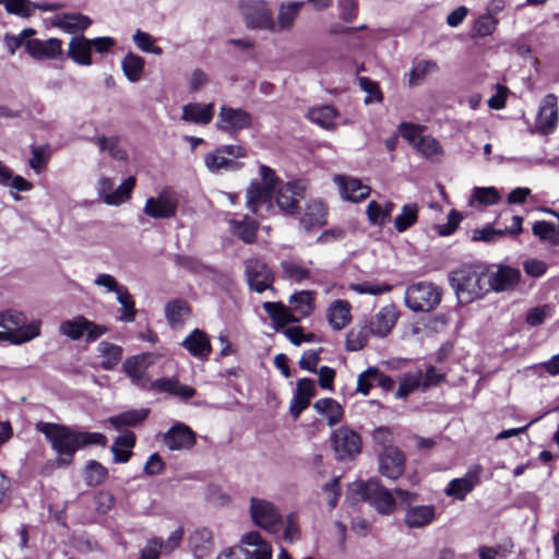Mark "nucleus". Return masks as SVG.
I'll return each mask as SVG.
<instances>
[{"mask_svg": "<svg viewBox=\"0 0 559 559\" xmlns=\"http://www.w3.org/2000/svg\"><path fill=\"white\" fill-rule=\"evenodd\" d=\"M36 430L45 436L51 449L58 454L59 466H68L72 463L78 451L76 431L63 425L45 421L37 423Z\"/></svg>", "mask_w": 559, "mask_h": 559, "instance_id": "nucleus-1", "label": "nucleus"}, {"mask_svg": "<svg viewBox=\"0 0 559 559\" xmlns=\"http://www.w3.org/2000/svg\"><path fill=\"white\" fill-rule=\"evenodd\" d=\"M348 491L350 496L368 501L381 514H390L395 509L394 497L377 479L353 483Z\"/></svg>", "mask_w": 559, "mask_h": 559, "instance_id": "nucleus-4", "label": "nucleus"}, {"mask_svg": "<svg viewBox=\"0 0 559 559\" xmlns=\"http://www.w3.org/2000/svg\"><path fill=\"white\" fill-rule=\"evenodd\" d=\"M481 473L483 467L479 464L469 466L463 477L454 478L449 483L444 489L445 496L461 501L464 500L466 496L480 483Z\"/></svg>", "mask_w": 559, "mask_h": 559, "instance_id": "nucleus-16", "label": "nucleus"}, {"mask_svg": "<svg viewBox=\"0 0 559 559\" xmlns=\"http://www.w3.org/2000/svg\"><path fill=\"white\" fill-rule=\"evenodd\" d=\"M292 309L301 317H307L313 311V297L312 293L301 290L293 294L289 298Z\"/></svg>", "mask_w": 559, "mask_h": 559, "instance_id": "nucleus-50", "label": "nucleus"}, {"mask_svg": "<svg viewBox=\"0 0 559 559\" xmlns=\"http://www.w3.org/2000/svg\"><path fill=\"white\" fill-rule=\"evenodd\" d=\"M520 280L521 272L519 269L501 265L488 275L487 284L489 289L503 292L512 289Z\"/></svg>", "mask_w": 559, "mask_h": 559, "instance_id": "nucleus-26", "label": "nucleus"}, {"mask_svg": "<svg viewBox=\"0 0 559 559\" xmlns=\"http://www.w3.org/2000/svg\"><path fill=\"white\" fill-rule=\"evenodd\" d=\"M68 57L79 66L88 67L93 63L91 39L75 35L68 45Z\"/></svg>", "mask_w": 559, "mask_h": 559, "instance_id": "nucleus-29", "label": "nucleus"}, {"mask_svg": "<svg viewBox=\"0 0 559 559\" xmlns=\"http://www.w3.org/2000/svg\"><path fill=\"white\" fill-rule=\"evenodd\" d=\"M308 189L307 181L295 179L282 185L275 192L277 207L286 214H296L299 210V201L305 198Z\"/></svg>", "mask_w": 559, "mask_h": 559, "instance_id": "nucleus-9", "label": "nucleus"}, {"mask_svg": "<svg viewBox=\"0 0 559 559\" xmlns=\"http://www.w3.org/2000/svg\"><path fill=\"white\" fill-rule=\"evenodd\" d=\"M423 373L420 370L415 372L406 373L400 380L399 388L395 392L397 399H405L417 388L421 386Z\"/></svg>", "mask_w": 559, "mask_h": 559, "instance_id": "nucleus-52", "label": "nucleus"}, {"mask_svg": "<svg viewBox=\"0 0 559 559\" xmlns=\"http://www.w3.org/2000/svg\"><path fill=\"white\" fill-rule=\"evenodd\" d=\"M147 409H132L116 416H111L108 421L115 429L119 430L122 427L135 426L140 424L147 417Z\"/></svg>", "mask_w": 559, "mask_h": 559, "instance_id": "nucleus-45", "label": "nucleus"}, {"mask_svg": "<svg viewBox=\"0 0 559 559\" xmlns=\"http://www.w3.org/2000/svg\"><path fill=\"white\" fill-rule=\"evenodd\" d=\"M162 552H164V540L160 537H152L142 548L140 559H158Z\"/></svg>", "mask_w": 559, "mask_h": 559, "instance_id": "nucleus-62", "label": "nucleus"}, {"mask_svg": "<svg viewBox=\"0 0 559 559\" xmlns=\"http://www.w3.org/2000/svg\"><path fill=\"white\" fill-rule=\"evenodd\" d=\"M438 71L439 66L435 60L416 58L412 62L407 84L409 87L420 85L426 79Z\"/></svg>", "mask_w": 559, "mask_h": 559, "instance_id": "nucleus-31", "label": "nucleus"}, {"mask_svg": "<svg viewBox=\"0 0 559 559\" xmlns=\"http://www.w3.org/2000/svg\"><path fill=\"white\" fill-rule=\"evenodd\" d=\"M240 543L243 550V559H272V547L257 531H251L241 536Z\"/></svg>", "mask_w": 559, "mask_h": 559, "instance_id": "nucleus-21", "label": "nucleus"}, {"mask_svg": "<svg viewBox=\"0 0 559 559\" xmlns=\"http://www.w3.org/2000/svg\"><path fill=\"white\" fill-rule=\"evenodd\" d=\"M404 454L396 448H385L379 457L380 473L390 478L396 479L404 472Z\"/></svg>", "mask_w": 559, "mask_h": 559, "instance_id": "nucleus-25", "label": "nucleus"}, {"mask_svg": "<svg viewBox=\"0 0 559 559\" xmlns=\"http://www.w3.org/2000/svg\"><path fill=\"white\" fill-rule=\"evenodd\" d=\"M134 45L143 52L153 53L156 56L163 55V49L155 45L156 39L148 33L136 29L132 35Z\"/></svg>", "mask_w": 559, "mask_h": 559, "instance_id": "nucleus-53", "label": "nucleus"}, {"mask_svg": "<svg viewBox=\"0 0 559 559\" xmlns=\"http://www.w3.org/2000/svg\"><path fill=\"white\" fill-rule=\"evenodd\" d=\"M331 443L335 456L340 461L350 460L361 450V439L348 427H340L331 435Z\"/></svg>", "mask_w": 559, "mask_h": 559, "instance_id": "nucleus-13", "label": "nucleus"}, {"mask_svg": "<svg viewBox=\"0 0 559 559\" xmlns=\"http://www.w3.org/2000/svg\"><path fill=\"white\" fill-rule=\"evenodd\" d=\"M314 382L311 379L304 378L297 382L296 392L290 401L289 412L296 419L300 413L306 409L312 396H314Z\"/></svg>", "mask_w": 559, "mask_h": 559, "instance_id": "nucleus-28", "label": "nucleus"}, {"mask_svg": "<svg viewBox=\"0 0 559 559\" xmlns=\"http://www.w3.org/2000/svg\"><path fill=\"white\" fill-rule=\"evenodd\" d=\"M181 345L194 357L207 358L212 347L205 332L195 329L181 343Z\"/></svg>", "mask_w": 559, "mask_h": 559, "instance_id": "nucleus-32", "label": "nucleus"}, {"mask_svg": "<svg viewBox=\"0 0 559 559\" xmlns=\"http://www.w3.org/2000/svg\"><path fill=\"white\" fill-rule=\"evenodd\" d=\"M370 332L366 324L359 329H352L346 336V348L352 352L359 350L367 345Z\"/></svg>", "mask_w": 559, "mask_h": 559, "instance_id": "nucleus-55", "label": "nucleus"}, {"mask_svg": "<svg viewBox=\"0 0 559 559\" xmlns=\"http://www.w3.org/2000/svg\"><path fill=\"white\" fill-rule=\"evenodd\" d=\"M55 25L66 33H76L88 28L92 20L82 13H66L56 19Z\"/></svg>", "mask_w": 559, "mask_h": 559, "instance_id": "nucleus-33", "label": "nucleus"}, {"mask_svg": "<svg viewBox=\"0 0 559 559\" xmlns=\"http://www.w3.org/2000/svg\"><path fill=\"white\" fill-rule=\"evenodd\" d=\"M284 277L294 283H301L311 277V271L299 262L288 259L281 262Z\"/></svg>", "mask_w": 559, "mask_h": 559, "instance_id": "nucleus-43", "label": "nucleus"}, {"mask_svg": "<svg viewBox=\"0 0 559 559\" xmlns=\"http://www.w3.org/2000/svg\"><path fill=\"white\" fill-rule=\"evenodd\" d=\"M399 131L402 138H404L413 147L417 144L424 135L421 129L413 123L403 122L399 127Z\"/></svg>", "mask_w": 559, "mask_h": 559, "instance_id": "nucleus-64", "label": "nucleus"}, {"mask_svg": "<svg viewBox=\"0 0 559 559\" xmlns=\"http://www.w3.org/2000/svg\"><path fill=\"white\" fill-rule=\"evenodd\" d=\"M418 206L416 203L405 204L401 214L394 219V227L399 233H403L417 222Z\"/></svg>", "mask_w": 559, "mask_h": 559, "instance_id": "nucleus-51", "label": "nucleus"}, {"mask_svg": "<svg viewBox=\"0 0 559 559\" xmlns=\"http://www.w3.org/2000/svg\"><path fill=\"white\" fill-rule=\"evenodd\" d=\"M533 234L542 241L548 242L551 246H559V229L555 224L546 221H537L532 228Z\"/></svg>", "mask_w": 559, "mask_h": 559, "instance_id": "nucleus-48", "label": "nucleus"}, {"mask_svg": "<svg viewBox=\"0 0 559 559\" xmlns=\"http://www.w3.org/2000/svg\"><path fill=\"white\" fill-rule=\"evenodd\" d=\"M349 288L358 294L381 295L390 292L391 286L372 282L350 284Z\"/></svg>", "mask_w": 559, "mask_h": 559, "instance_id": "nucleus-63", "label": "nucleus"}, {"mask_svg": "<svg viewBox=\"0 0 559 559\" xmlns=\"http://www.w3.org/2000/svg\"><path fill=\"white\" fill-rule=\"evenodd\" d=\"M118 302L121 305L119 320L122 322H132L135 319L136 310L132 295L124 286L116 295Z\"/></svg>", "mask_w": 559, "mask_h": 559, "instance_id": "nucleus-49", "label": "nucleus"}, {"mask_svg": "<svg viewBox=\"0 0 559 559\" xmlns=\"http://www.w3.org/2000/svg\"><path fill=\"white\" fill-rule=\"evenodd\" d=\"M313 407L317 411V413L324 415L326 417L329 426H334L342 420L343 408L333 399H320L316 401Z\"/></svg>", "mask_w": 559, "mask_h": 559, "instance_id": "nucleus-38", "label": "nucleus"}, {"mask_svg": "<svg viewBox=\"0 0 559 559\" xmlns=\"http://www.w3.org/2000/svg\"><path fill=\"white\" fill-rule=\"evenodd\" d=\"M26 51L36 60H56L63 55L62 41L58 38L47 40L32 38L26 43Z\"/></svg>", "mask_w": 559, "mask_h": 559, "instance_id": "nucleus-22", "label": "nucleus"}, {"mask_svg": "<svg viewBox=\"0 0 559 559\" xmlns=\"http://www.w3.org/2000/svg\"><path fill=\"white\" fill-rule=\"evenodd\" d=\"M246 156L247 151L240 145H222L204 156V164L212 174L237 171L243 166L239 158Z\"/></svg>", "mask_w": 559, "mask_h": 559, "instance_id": "nucleus-5", "label": "nucleus"}, {"mask_svg": "<svg viewBox=\"0 0 559 559\" xmlns=\"http://www.w3.org/2000/svg\"><path fill=\"white\" fill-rule=\"evenodd\" d=\"M260 176L262 182L252 181L246 191V205L254 214L258 213L260 205H266L269 212H274L272 203L273 193L280 179L275 171L269 166H260Z\"/></svg>", "mask_w": 559, "mask_h": 559, "instance_id": "nucleus-3", "label": "nucleus"}, {"mask_svg": "<svg viewBox=\"0 0 559 559\" xmlns=\"http://www.w3.org/2000/svg\"><path fill=\"white\" fill-rule=\"evenodd\" d=\"M437 520V508L433 504L408 506L404 513V524L408 528H424Z\"/></svg>", "mask_w": 559, "mask_h": 559, "instance_id": "nucleus-23", "label": "nucleus"}, {"mask_svg": "<svg viewBox=\"0 0 559 559\" xmlns=\"http://www.w3.org/2000/svg\"><path fill=\"white\" fill-rule=\"evenodd\" d=\"M107 469L96 461H90L85 468V481L88 486L99 485L106 477Z\"/></svg>", "mask_w": 559, "mask_h": 559, "instance_id": "nucleus-58", "label": "nucleus"}, {"mask_svg": "<svg viewBox=\"0 0 559 559\" xmlns=\"http://www.w3.org/2000/svg\"><path fill=\"white\" fill-rule=\"evenodd\" d=\"M358 83L360 88L367 93V96L365 98L366 104L382 102V93L377 82L371 81L366 76H361L358 79Z\"/></svg>", "mask_w": 559, "mask_h": 559, "instance_id": "nucleus-59", "label": "nucleus"}, {"mask_svg": "<svg viewBox=\"0 0 559 559\" xmlns=\"http://www.w3.org/2000/svg\"><path fill=\"white\" fill-rule=\"evenodd\" d=\"M262 307L272 321L278 326H285L288 323L298 321V318L292 310L282 302L265 301Z\"/></svg>", "mask_w": 559, "mask_h": 559, "instance_id": "nucleus-34", "label": "nucleus"}, {"mask_svg": "<svg viewBox=\"0 0 559 559\" xmlns=\"http://www.w3.org/2000/svg\"><path fill=\"white\" fill-rule=\"evenodd\" d=\"M163 441L170 451H186L194 447L197 438L190 427L177 423L164 433Z\"/></svg>", "mask_w": 559, "mask_h": 559, "instance_id": "nucleus-18", "label": "nucleus"}, {"mask_svg": "<svg viewBox=\"0 0 559 559\" xmlns=\"http://www.w3.org/2000/svg\"><path fill=\"white\" fill-rule=\"evenodd\" d=\"M97 145L100 152L108 151L110 156L117 160H124L127 158V152L119 146L118 139L115 136H99Z\"/></svg>", "mask_w": 559, "mask_h": 559, "instance_id": "nucleus-56", "label": "nucleus"}, {"mask_svg": "<svg viewBox=\"0 0 559 559\" xmlns=\"http://www.w3.org/2000/svg\"><path fill=\"white\" fill-rule=\"evenodd\" d=\"M498 21L491 14H486L476 20L473 34L475 36L485 37L492 34L497 27Z\"/></svg>", "mask_w": 559, "mask_h": 559, "instance_id": "nucleus-60", "label": "nucleus"}, {"mask_svg": "<svg viewBox=\"0 0 559 559\" xmlns=\"http://www.w3.org/2000/svg\"><path fill=\"white\" fill-rule=\"evenodd\" d=\"M245 275L249 288L258 294L273 288L274 274L260 259L250 258L245 261Z\"/></svg>", "mask_w": 559, "mask_h": 559, "instance_id": "nucleus-11", "label": "nucleus"}, {"mask_svg": "<svg viewBox=\"0 0 559 559\" xmlns=\"http://www.w3.org/2000/svg\"><path fill=\"white\" fill-rule=\"evenodd\" d=\"M350 307L347 301L335 300L329 308V321L335 330L344 329L350 321Z\"/></svg>", "mask_w": 559, "mask_h": 559, "instance_id": "nucleus-39", "label": "nucleus"}, {"mask_svg": "<svg viewBox=\"0 0 559 559\" xmlns=\"http://www.w3.org/2000/svg\"><path fill=\"white\" fill-rule=\"evenodd\" d=\"M78 450L88 445L105 447L107 438L100 432L76 431Z\"/></svg>", "mask_w": 559, "mask_h": 559, "instance_id": "nucleus-61", "label": "nucleus"}, {"mask_svg": "<svg viewBox=\"0 0 559 559\" xmlns=\"http://www.w3.org/2000/svg\"><path fill=\"white\" fill-rule=\"evenodd\" d=\"M334 182L338 187L340 194L343 200L359 202L369 197L371 189L362 185L359 179L337 175L334 177Z\"/></svg>", "mask_w": 559, "mask_h": 559, "instance_id": "nucleus-24", "label": "nucleus"}, {"mask_svg": "<svg viewBox=\"0 0 559 559\" xmlns=\"http://www.w3.org/2000/svg\"><path fill=\"white\" fill-rule=\"evenodd\" d=\"M190 314V307L187 301L176 299L166 305L165 316L168 323L175 328L181 324Z\"/></svg>", "mask_w": 559, "mask_h": 559, "instance_id": "nucleus-42", "label": "nucleus"}, {"mask_svg": "<svg viewBox=\"0 0 559 559\" xmlns=\"http://www.w3.org/2000/svg\"><path fill=\"white\" fill-rule=\"evenodd\" d=\"M136 179L134 176H130L124 179L118 187L115 186L111 195H107L105 204L110 206H119L128 202L131 198V193L135 187Z\"/></svg>", "mask_w": 559, "mask_h": 559, "instance_id": "nucleus-40", "label": "nucleus"}, {"mask_svg": "<svg viewBox=\"0 0 559 559\" xmlns=\"http://www.w3.org/2000/svg\"><path fill=\"white\" fill-rule=\"evenodd\" d=\"M239 11L249 29L271 33L274 27L273 13L264 0H241Z\"/></svg>", "mask_w": 559, "mask_h": 559, "instance_id": "nucleus-7", "label": "nucleus"}, {"mask_svg": "<svg viewBox=\"0 0 559 559\" xmlns=\"http://www.w3.org/2000/svg\"><path fill=\"white\" fill-rule=\"evenodd\" d=\"M90 321L86 318L79 316L72 320L63 321L59 326V332L75 341L82 337Z\"/></svg>", "mask_w": 559, "mask_h": 559, "instance_id": "nucleus-47", "label": "nucleus"}, {"mask_svg": "<svg viewBox=\"0 0 559 559\" xmlns=\"http://www.w3.org/2000/svg\"><path fill=\"white\" fill-rule=\"evenodd\" d=\"M250 515L257 526L271 533L276 532L282 522L278 509L265 499H250Z\"/></svg>", "mask_w": 559, "mask_h": 559, "instance_id": "nucleus-10", "label": "nucleus"}, {"mask_svg": "<svg viewBox=\"0 0 559 559\" xmlns=\"http://www.w3.org/2000/svg\"><path fill=\"white\" fill-rule=\"evenodd\" d=\"M252 126V116L242 108H234L222 105L219 108L216 128L230 135L238 134L241 130Z\"/></svg>", "mask_w": 559, "mask_h": 559, "instance_id": "nucleus-12", "label": "nucleus"}, {"mask_svg": "<svg viewBox=\"0 0 559 559\" xmlns=\"http://www.w3.org/2000/svg\"><path fill=\"white\" fill-rule=\"evenodd\" d=\"M405 305L413 311H430L441 301V290L428 282L412 284L405 292Z\"/></svg>", "mask_w": 559, "mask_h": 559, "instance_id": "nucleus-6", "label": "nucleus"}, {"mask_svg": "<svg viewBox=\"0 0 559 559\" xmlns=\"http://www.w3.org/2000/svg\"><path fill=\"white\" fill-rule=\"evenodd\" d=\"M215 114V106L213 103H188L182 107L181 120L200 126L209 124Z\"/></svg>", "mask_w": 559, "mask_h": 559, "instance_id": "nucleus-27", "label": "nucleus"}, {"mask_svg": "<svg viewBox=\"0 0 559 559\" xmlns=\"http://www.w3.org/2000/svg\"><path fill=\"white\" fill-rule=\"evenodd\" d=\"M336 116V109L330 105L311 108L307 115L310 121L324 129L334 127V119Z\"/></svg>", "mask_w": 559, "mask_h": 559, "instance_id": "nucleus-44", "label": "nucleus"}, {"mask_svg": "<svg viewBox=\"0 0 559 559\" xmlns=\"http://www.w3.org/2000/svg\"><path fill=\"white\" fill-rule=\"evenodd\" d=\"M152 362V354L134 355L123 361L122 370L130 378L133 385L146 390L151 381L147 369Z\"/></svg>", "mask_w": 559, "mask_h": 559, "instance_id": "nucleus-15", "label": "nucleus"}, {"mask_svg": "<svg viewBox=\"0 0 559 559\" xmlns=\"http://www.w3.org/2000/svg\"><path fill=\"white\" fill-rule=\"evenodd\" d=\"M417 152H419L424 157L438 162L440 160L443 150L440 143L430 135H424L414 147Z\"/></svg>", "mask_w": 559, "mask_h": 559, "instance_id": "nucleus-46", "label": "nucleus"}, {"mask_svg": "<svg viewBox=\"0 0 559 559\" xmlns=\"http://www.w3.org/2000/svg\"><path fill=\"white\" fill-rule=\"evenodd\" d=\"M326 206L321 200H310L300 218V226L306 230L321 227L326 223Z\"/></svg>", "mask_w": 559, "mask_h": 559, "instance_id": "nucleus-30", "label": "nucleus"}, {"mask_svg": "<svg viewBox=\"0 0 559 559\" xmlns=\"http://www.w3.org/2000/svg\"><path fill=\"white\" fill-rule=\"evenodd\" d=\"M304 4V1H286L280 3L276 20H274V27H271V33L290 32L299 17Z\"/></svg>", "mask_w": 559, "mask_h": 559, "instance_id": "nucleus-20", "label": "nucleus"}, {"mask_svg": "<svg viewBox=\"0 0 559 559\" xmlns=\"http://www.w3.org/2000/svg\"><path fill=\"white\" fill-rule=\"evenodd\" d=\"M230 231L246 243H252L257 237L258 224L248 216L229 221Z\"/></svg>", "mask_w": 559, "mask_h": 559, "instance_id": "nucleus-36", "label": "nucleus"}, {"mask_svg": "<svg viewBox=\"0 0 559 559\" xmlns=\"http://www.w3.org/2000/svg\"><path fill=\"white\" fill-rule=\"evenodd\" d=\"M472 197L483 205H495L501 199L499 191L495 187H476L473 189Z\"/></svg>", "mask_w": 559, "mask_h": 559, "instance_id": "nucleus-57", "label": "nucleus"}, {"mask_svg": "<svg viewBox=\"0 0 559 559\" xmlns=\"http://www.w3.org/2000/svg\"><path fill=\"white\" fill-rule=\"evenodd\" d=\"M400 317V312L392 304L380 308L369 320L368 329L371 335L377 337L388 336Z\"/></svg>", "mask_w": 559, "mask_h": 559, "instance_id": "nucleus-17", "label": "nucleus"}, {"mask_svg": "<svg viewBox=\"0 0 559 559\" xmlns=\"http://www.w3.org/2000/svg\"><path fill=\"white\" fill-rule=\"evenodd\" d=\"M178 200L176 193L169 189H163L156 197L146 200L143 212L151 218L166 219L176 215Z\"/></svg>", "mask_w": 559, "mask_h": 559, "instance_id": "nucleus-14", "label": "nucleus"}, {"mask_svg": "<svg viewBox=\"0 0 559 559\" xmlns=\"http://www.w3.org/2000/svg\"><path fill=\"white\" fill-rule=\"evenodd\" d=\"M145 61L144 59L133 52H128L122 61L121 69L127 80L131 83H136L141 80L144 71Z\"/></svg>", "mask_w": 559, "mask_h": 559, "instance_id": "nucleus-35", "label": "nucleus"}, {"mask_svg": "<svg viewBox=\"0 0 559 559\" xmlns=\"http://www.w3.org/2000/svg\"><path fill=\"white\" fill-rule=\"evenodd\" d=\"M35 33L36 32L33 28H25L17 35L7 34L3 40L10 55H14L15 51L21 47L26 49V43L32 40V37L35 35Z\"/></svg>", "mask_w": 559, "mask_h": 559, "instance_id": "nucleus-54", "label": "nucleus"}, {"mask_svg": "<svg viewBox=\"0 0 559 559\" xmlns=\"http://www.w3.org/2000/svg\"><path fill=\"white\" fill-rule=\"evenodd\" d=\"M0 186L10 187L16 191L26 192L33 189V183L22 176L13 175L12 170L0 162Z\"/></svg>", "mask_w": 559, "mask_h": 559, "instance_id": "nucleus-41", "label": "nucleus"}, {"mask_svg": "<svg viewBox=\"0 0 559 559\" xmlns=\"http://www.w3.org/2000/svg\"><path fill=\"white\" fill-rule=\"evenodd\" d=\"M97 352L102 357L100 367L104 370H112L122 358V348L109 342H100Z\"/></svg>", "mask_w": 559, "mask_h": 559, "instance_id": "nucleus-37", "label": "nucleus"}, {"mask_svg": "<svg viewBox=\"0 0 559 559\" xmlns=\"http://www.w3.org/2000/svg\"><path fill=\"white\" fill-rule=\"evenodd\" d=\"M558 122L557 97L547 94L539 106L535 127L542 134H550L555 131Z\"/></svg>", "mask_w": 559, "mask_h": 559, "instance_id": "nucleus-19", "label": "nucleus"}, {"mask_svg": "<svg viewBox=\"0 0 559 559\" xmlns=\"http://www.w3.org/2000/svg\"><path fill=\"white\" fill-rule=\"evenodd\" d=\"M41 320L35 319L27 322L26 316L16 310H4L0 312V328L8 334L14 335L17 338L25 335L29 336V342L40 335Z\"/></svg>", "mask_w": 559, "mask_h": 559, "instance_id": "nucleus-8", "label": "nucleus"}, {"mask_svg": "<svg viewBox=\"0 0 559 559\" xmlns=\"http://www.w3.org/2000/svg\"><path fill=\"white\" fill-rule=\"evenodd\" d=\"M450 281L461 304H469L489 290L485 286L484 274L472 266H462L452 272Z\"/></svg>", "mask_w": 559, "mask_h": 559, "instance_id": "nucleus-2", "label": "nucleus"}]
</instances>
